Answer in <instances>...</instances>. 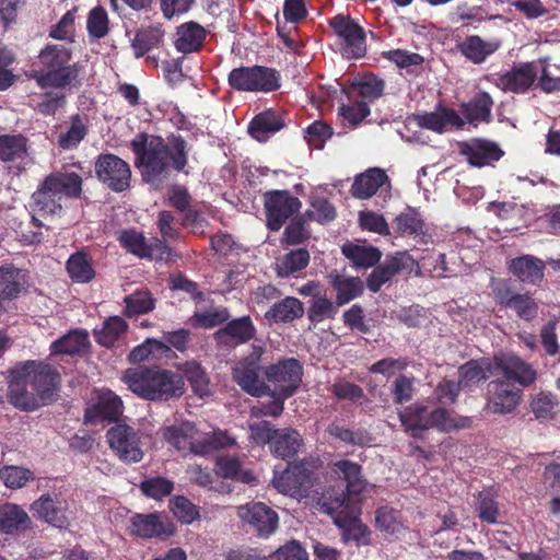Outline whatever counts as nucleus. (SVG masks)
Returning <instances> with one entry per match:
<instances>
[{
	"label": "nucleus",
	"mask_w": 560,
	"mask_h": 560,
	"mask_svg": "<svg viewBox=\"0 0 560 560\" xmlns=\"http://www.w3.org/2000/svg\"><path fill=\"white\" fill-rule=\"evenodd\" d=\"M249 439L257 445H269L270 452L282 459L293 458L303 446L301 434L291 428L276 429L269 421L249 424Z\"/></svg>",
	"instance_id": "nucleus-8"
},
{
	"label": "nucleus",
	"mask_w": 560,
	"mask_h": 560,
	"mask_svg": "<svg viewBox=\"0 0 560 560\" xmlns=\"http://www.w3.org/2000/svg\"><path fill=\"white\" fill-rule=\"evenodd\" d=\"M110 450L126 463H138L143 458L139 433L127 424H117L106 433Z\"/></svg>",
	"instance_id": "nucleus-13"
},
{
	"label": "nucleus",
	"mask_w": 560,
	"mask_h": 560,
	"mask_svg": "<svg viewBox=\"0 0 560 560\" xmlns=\"http://www.w3.org/2000/svg\"><path fill=\"white\" fill-rule=\"evenodd\" d=\"M59 374L42 361H25L10 371L8 400L22 410H34L50 399Z\"/></svg>",
	"instance_id": "nucleus-2"
},
{
	"label": "nucleus",
	"mask_w": 560,
	"mask_h": 560,
	"mask_svg": "<svg viewBox=\"0 0 560 560\" xmlns=\"http://www.w3.org/2000/svg\"><path fill=\"white\" fill-rule=\"evenodd\" d=\"M31 509L35 515L55 527L63 528L69 524L68 503L58 495L44 494Z\"/></svg>",
	"instance_id": "nucleus-25"
},
{
	"label": "nucleus",
	"mask_w": 560,
	"mask_h": 560,
	"mask_svg": "<svg viewBox=\"0 0 560 560\" xmlns=\"http://www.w3.org/2000/svg\"><path fill=\"white\" fill-rule=\"evenodd\" d=\"M228 317L229 315L225 308L210 307L206 311L195 313L191 317V323L196 326L212 328L226 320Z\"/></svg>",
	"instance_id": "nucleus-55"
},
{
	"label": "nucleus",
	"mask_w": 560,
	"mask_h": 560,
	"mask_svg": "<svg viewBox=\"0 0 560 560\" xmlns=\"http://www.w3.org/2000/svg\"><path fill=\"white\" fill-rule=\"evenodd\" d=\"M337 313V307L332 302L326 298L317 296L314 298L310 310L308 317L312 322H323L328 318H332Z\"/></svg>",
	"instance_id": "nucleus-56"
},
{
	"label": "nucleus",
	"mask_w": 560,
	"mask_h": 560,
	"mask_svg": "<svg viewBox=\"0 0 560 560\" xmlns=\"http://www.w3.org/2000/svg\"><path fill=\"white\" fill-rule=\"evenodd\" d=\"M86 28L89 35L100 39L107 35L109 31V20L107 12L102 7L92 9L88 15Z\"/></svg>",
	"instance_id": "nucleus-51"
},
{
	"label": "nucleus",
	"mask_w": 560,
	"mask_h": 560,
	"mask_svg": "<svg viewBox=\"0 0 560 560\" xmlns=\"http://www.w3.org/2000/svg\"><path fill=\"white\" fill-rule=\"evenodd\" d=\"M131 149L143 180L154 188L167 179L170 162L176 171H183L187 163L186 142L179 137H171L165 143L162 138L139 133L131 141Z\"/></svg>",
	"instance_id": "nucleus-1"
},
{
	"label": "nucleus",
	"mask_w": 560,
	"mask_h": 560,
	"mask_svg": "<svg viewBox=\"0 0 560 560\" xmlns=\"http://www.w3.org/2000/svg\"><path fill=\"white\" fill-rule=\"evenodd\" d=\"M359 223L363 230L382 235L389 234V228L385 218L374 211H361L359 214Z\"/></svg>",
	"instance_id": "nucleus-57"
},
{
	"label": "nucleus",
	"mask_w": 560,
	"mask_h": 560,
	"mask_svg": "<svg viewBox=\"0 0 560 560\" xmlns=\"http://www.w3.org/2000/svg\"><path fill=\"white\" fill-rule=\"evenodd\" d=\"M499 46L500 44L495 40L486 42L479 36L472 35L459 43L458 48L467 59L474 63H481L488 56L493 54Z\"/></svg>",
	"instance_id": "nucleus-31"
},
{
	"label": "nucleus",
	"mask_w": 560,
	"mask_h": 560,
	"mask_svg": "<svg viewBox=\"0 0 560 560\" xmlns=\"http://www.w3.org/2000/svg\"><path fill=\"white\" fill-rule=\"evenodd\" d=\"M332 471L346 481L348 494H360L366 488V482L361 476V467L349 460L336 462Z\"/></svg>",
	"instance_id": "nucleus-33"
},
{
	"label": "nucleus",
	"mask_w": 560,
	"mask_h": 560,
	"mask_svg": "<svg viewBox=\"0 0 560 560\" xmlns=\"http://www.w3.org/2000/svg\"><path fill=\"white\" fill-rule=\"evenodd\" d=\"M494 359L470 361L459 368V384L463 387L472 386L482 380L495 376Z\"/></svg>",
	"instance_id": "nucleus-32"
},
{
	"label": "nucleus",
	"mask_w": 560,
	"mask_h": 560,
	"mask_svg": "<svg viewBox=\"0 0 560 560\" xmlns=\"http://www.w3.org/2000/svg\"><path fill=\"white\" fill-rule=\"evenodd\" d=\"M175 527L167 517L159 514H135L130 520V534L140 538H167Z\"/></svg>",
	"instance_id": "nucleus-23"
},
{
	"label": "nucleus",
	"mask_w": 560,
	"mask_h": 560,
	"mask_svg": "<svg viewBox=\"0 0 560 560\" xmlns=\"http://www.w3.org/2000/svg\"><path fill=\"white\" fill-rule=\"evenodd\" d=\"M125 303L129 316L148 313L154 307V300L148 291H139L126 296Z\"/></svg>",
	"instance_id": "nucleus-53"
},
{
	"label": "nucleus",
	"mask_w": 560,
	"mask_h": 560,
	"mask_svg": "<svg viewBox=\"0 0 560 560\" xmlns=\"http://www.w3.org/2000/svg\"><path fill=\"white\" fill-rule=\"evenodd\" d=\"M416 269H418L416 259L407 252H398L386 257L385 261L372 271L366 285L372 292H377L396 273L400 271L411 272Z\"/></svg>",
	"instance_id": "nucleus-19"
},
{
	"label": "nucleus",
	"mask_w": 560,
	"mask_h": 560,
	"mask_svg": "<svg viewBox=\"0 0 560 560\" xmlns=\"http://www.w3.org/2000/svg\"><path fill=\"white\" fill-rule=\"evenodd\" d=\"M28 522L27 513L19 505L7 503L0 506V532L11 534L26 528Z\"/></svg>",
	"instance_id": "nucleus-38"
},
{
	"label": "nucleus",
	"mask_w": 560,
	"mask_h": 560,
	"mask_svg": "<svg viewBox=\"0 0 560 560\" xmlns=\"http://www.w3.org/2000/svg\"><path fill=\"white\" fill-rule=\"evenodd\" d=\"M341 250L359 268H370L377 264L382 257L378 248L363 244L347 243L342 246Z\"/></svg>",
	"instance_id": "nucleus-35"
},
{
	"label": "nucleus",
	"mask_w": 560,
	"mask_h": 560,
	"mask_svg": "<svg viewBox=\"0 0 560 560\" xmlns=\"http://www.w3.org/2000/svg\"><path fill=\"white\" fill-rule=\"evenodd\" d=\"M537 73L538 63H522L500 75L495 84L506 92L523 93L534 83Z\"/></svg>",
	"instance_id": "nucleus-26"
},
{
	"label": "nucleus",
	"mask_w": 560,
	"mask_h": 560,
	"mask_svg": "<svg viewBox=\"0 0 560 560\" xmlns=\"http://www.w3.org/2000/svg\"><path fill=\"white\" fill-rule=\"evenodd\" d=\"M74 12H67L60 21L51 27L49 36L58 40L72 42L74 37Z\"/></svg>",
	"instance_id": "nucleus-64"
},
{
	"label": "nucleus",
	"mask_w": 560,
	"mask_h": 560,
	"mask_svg": "<svg viewBox=\"0 0 560 560\" xmlns=\"http://www.w3.org/2000/svg\"><path fill=\"white\" fill-rule=\"evenodd\" d=\"M315 481L314 470L306 463L289 465L281 472L275 471L271 480L278 492L292 498L306 497Z\"/></svg>",
	"instance_id": "nucleus-10"
},
{
	"label": "nucleus",
	"mask_w": 560,
	"mask_h": 560,
	"mask_svg": "<svg viewBox=\"0 0 560 560\" xmlns=\"http://www.w3.org/2000/svg\"><path fill=\"white\" fill-rule=\"evenodd\" d=\"M261 348H254L245 359L238 361L233 369V378L247 394L260 397L268 393V386L259 377Z\"/></svg>",
	"instance_id": "nucleus-14"
},
{
	"label": "nucleus",
	"mask_w": 560,
	"mask_h": 560,
	"mask_svg": "<svg viewBox=\"0 0 560 560\" xmlns=\"http://www.w3.org/2000/svg\"><path fill=\"white\" fill-rule=\"evenodd\" d=\"M303 304L296 298L288 296L275 303L265 314L266 319L275 323H288L303 315Z\"/></svg>",
	"instance_id": "nucleus-34"
},
{
	"label": "nucleus",
	"mask_w": 560,
	"mask_h": 560,
	"mask_svg": "<svg viewBox=\"0 0 560 560\" xmlns=\"http://www.w3.org/2000/svg\"><path fill=\"white\" fill-rule=\"evenodd\" d=\"M375 523L386 537L397 538L405 529L397 512L388 508H381L376 511Z\"/></svg>",
	"instance_id": "nucleus-48"
},
{
	"label": "nucleus",
	"mask_w": 560,
	"mask_h": 560,
	"mask_svg": "<svg viewBox=\"0 0 560 560\" xmlns=\"http://www.w3.org/2000/svg\"><path fill=\"white\" fill-rule=\"evenodd\" d=\"M370 114L365 101L354 102L339 107V115L351 126H357Z\"/></svg>",
	"instance_id": "nucleus-62"
},
{
	"label": "nucleus",
	"mask_w": 560,
	"mask_h": 560,
	"mask_svg": "<svg viewBox=\"0 0 560 560\" xmlns=\"http://www.w3.org/2000/svg\"><path fill=\"white\" fill-rule=\"evenodd\" d=\"M179 369L190 383L196 395L205 397L210 394L209 380L199 363L188 361L183 363Z\"/></svg>",
	"instance_id": "nucleus-45"
},
{
	"label": "nucleus",
	"mask_w": 560,
	"mask_h": 560,
	"mask_svg": "<svg viewBox=\"0 0 560 560\" xmlns=\"http://www.w3.org/2000/svg\"><path fill=\"white\" fill-rule=\"evenodd\" d=\"M415 120L419 127L439 133L464 125V119L454 109L447 107H439L434 112L417 115Z\"/></svg>",
	"instance_id": "nucleus-27"
},
{
	"label": "nucleus",
	"mask_w": 560,
	"mask_h": 560,
	"mask_svg": "<svg viewBox=\"0 0 560 560\" xmlns=\"http://www.w3.org/2000/svg\"><path fill=\"white\" fill-rule=\"evenodd\" d=\"M126 328L127 325L121 317H109L101 329L95 330L96 341L104 347H112Z\"/></svg>",
	"instance_id": "nucleus-49"
},
{
	"label": "nucleus",
	"mask_w": 560,
	"mask_h": 560,
	"mask_svg": "<svg viewBox=\"0 0 560 560\" xmlns=\"http://www.w3.org/2000/svg\"><path fill=\"white\" fill-rule=\"evenodd\" d=\"M27 155L26 139L23 136L0 137V160L5 162L23 161Z\"/></svg>",
	"instance_id": "nucleus-44"
},
{
	"label": "nucleus",
	"mask_w": 560,
	"mask_h": 560,
	"mask_svg": "<svg viewBox=\"0 0 560 560\" xmlns=\"http://www.w3.org/2000/svg\"><path fill=\"white\" fill-rule=\"evenodd\" d=\"M229 83L238 91L268 93L280 88V75L266 67H241L230 72Z\"/></svg>",
	"instance_id": "nucleus-9"
},
{
	"label": "nucleus",
	"mask_w": 560,
	"mask_h": 560,
	"mask_svg": "<svg viewBox=\"0 0 560 560\" xmlns=\"http://www.w3.org/2000/svg\"><path fill=\"white\" fill-rule=\"evenodd\" d=\"M171 511L182 523L190 524L199 515L196 505L185 497H176L171 501Z\"/></svg>",
	"instance_id": "nucleus-54"
},
{
	"label": "nucleus",
	"mask_w": 560,
	"mask_h": 560,
	"mask_svg": "<svg viewBox=\"0 0 560 560\" xmlns=\"http://www.w3.org/2000/svg\"><path fill=\"white\" fill-rule=\"evenodd\" d=\"M89 346V336L83 330H73L51 345L54 354H79Z\"/></svg>",
	"instance_id": "nucleus-41"
},
{
	"label": "nucleus",
	"mask_w": 560,
	"mask_h": 560,
	"mask_svg": "<svg viewBox=\"0 0 560 560\" xmlns=\"http://www.w3.org/2000/svg\"><path fill=\"white\" fill-rule=\"evenodd\" d=\"M160 432L162 438L176 450H188L195 454H205V442L201 436V428H197L190 422L165 427L162 428Z\"/></svg>",
	"instance_id": "nucleus-21"
},
{
	"label": "nucleus",
	"mask_w": 560,
	"mask_h": 560,
	"mask_svg": "<svg viewBox=\"0 0 560 560\" xmlns=\"http://www.w3.org/2000/svg\"><path fill=\"white\" fill-rule=\"evenodd\" d=\"M394 222L400 234L413 236L415 238L419 237L424 242L427 236L425 224L416 209H406L395 218Z\"/></svg>",
	"instance_id": "nucleus-37"
},
{
	"label": "nucleus",
	"mask_w": 560,
	"mask_h": 560,
	"mask_svg": "<svg viewBox=\"0 0 560 560\" xmlns=\"http://www.w3.org/2000/svg\"><path fill=\"white\" fill-rule=\"evenodd\" d=\"M268 226L278 231L283 222L301 208V201L288 191H270L265 195Z\"/></svg>",
	"instance_id": "nucleus-20"
},
{
	"label": "nucleus",
	"mask_w": 560,
	"mask_h": 560,
	"mask_svg": "<svg viewBox=\"0 0 560 560\" xmlns=\"http://www.w3.org/2000/svg\"><path fill=\"white\" fill-rule=\"evenodd\" d=\"M510 269L522 282L527 283H536L544 276L541 261L530 256L513 259Z\"/></svg>",
	"instance_id": "nucleus-39"
},
{
	"label": "nucleus",
	"mask_w": 560,
	"mask_h": 560,
	"mask_svg": "<svg viewBox=\"0 0 560 560\" xmlns=\"http://www.w3.org/2000/svg\"><path fill=\"white\" fill-rule=\"evenodd\" d=\"M24 287V276L13 266L0 267V299L11 300L19 296Z\"/></svg>",
	"instance_id": "nucleus-40"
},
{
	"label": "nucleus",
	"mask_w": 560,
	"mask_h": 560,
	"mask_svg": "<svg viewBox=\"0 0 560 560\" xmlns=\"http://www.w3.org/2000/svg\"><path fill=\"white\" fill-rule=\"evenodd\" d=\"M495 376L521 387L530 386L537 377L535 369L520 357L511 353L494 357Z\"/></svg>",
	"instance_id": "nucleus-16"
},
{
	"label": "nucleus",
	"mask_w": 560,
	"mask_h": 560,
	"mask_svg": "<svg viewBox=\"0 0 560 560\" xmlns=\"http://www.w3.org/2000/svg\"><path fill=\"white\" fill-rule=\"evenodd\" d=\"M206 38V31L195 22L179 25L175 34V48L183 54L197 51Z\"/></svg>",
	"instance_id": "nucleus-29"
},
{
	"label": "nucleus",
	"mask_w": 560,
	"mask_h": 560,
	"mask_svg": "<svg viewBox=\"0 0 560 560\" xmlns=\"http://www.w3.org/2000/svg\"><path fill=\"white\" fill-rule=\"evenodd\" d=\"M459 153L464 155L471 166L483 167L499 161L504 152L493 141L486 139H471L458 143Z\"/></svg>",
	"instance_id": "nucleus-24"
},
{
	"label": "nucleus",
	"mask_w": 560,
	"mask_h": 560,
	"mask_svg": "<svg viewBox=\"0 0 560 560\" xmlns=\"http://www.w3.org/2000/svg\"><path fill=\"white\" fill-rule=\"evenodd\" d=\"M487 385L485 409L494 415H508L521 402L522 389L512 382L493 376Z\"/></svg>",
	"instance_id": "nucleus-12"
},
{
	"label": "nucleus",
	"mask_w": 560,
	"mask_h": 560,
	"mask_svg": "<svg viewBox=\"0 0 560 560\" xmlns=\"http://www.w3.org/2000/svg\"><path fill=\"white\" fill-rule=\"evenodd\" d=\"M319 510L334 520L336 526L342 530V540H353L357 545L370 544V530L360 521V509L343 490L334 489L323 493L318 501Z\"/></svg>",
	"instance_id": "nucleus-4"
},
{
	"label": "nucleus",
	"mask_w": 560,
	"mask_h": 560,
	"mask_svg": "<svg viewBox=\"0 0 560 560\" xmlns=\"http://www.w3.org/2000/svg\"><path fill=\"white\" fill-rule=\"evenodd\" d=\"M71 50L61 44L46 45L38 55L40 69L34 74L42 88H63L75 78Z\"/></svg>",
	"instance_id": "nucleus-6"
},
{
	"label": "nucleus",
	"mask_w": 560,
	"mask_h": 560,
	"mask_svg": "<svg viewBox=\"0 0 560 560\" xmlns=\"http://www.w3.org/2000/svg\"><path fill=\"white\" fill-rule=\"evenodd\" d=\"M201 436L205 442V454L215 448H224L235 444V439L222 430L205 431L201 429Z\"/></svg>",
	"instance_id": "nucleus-58"
},
{
	"label": "nucleus",
	"mask_w": 560,
	"mask_h": 560,
	"mask_svg": "<svg viewBox=\"0 0 560 560\" xmlns=\"http://www.w3.org/2000/svg\"><path fill=\"white\" fill-rule=\"evenodd\" d=\"M33 478V472L24 467L3 466L0 468V480L10 489L23 488Z\"/></svg>",
	"instance_id": "nucleus-50"
},
{
	"label": "nucleus",
	"mask_w": 560,
	"mask_h": 560,
	"mask_svg": "<svg viewBox=\"0 0 560 560\" xmlns=\"http://www.w3.org/2000/svg\"><path fill=\"white\" fill-rule=\"evenodd\" d=\"M492 100L488 93L478 94L464 106V114L469 122L488 121L491 113Z\"/></svg>",
	"instance_id": "nucleus-47"
},
{
	"label": "nucleus",
	"mask_w": 560,
	"mask_h": 560,
	"mask_svg": "<svg viewBox=\"0 0 560 560\" xmlns=\"http://www.w3.org/2000/svg\"><path fill=\"white\" fill-rule=\"evenodd\" d=\"M86 133V128L80 118L75 117L67 132L59 136V145L65 149H73L81 142Z\"/></svg>",
	"instance_id": "nucleus-59"
},
{
	"label": "nucleus",
	"mask_w": 560,
	"mask_h": 560,
	"mask_svg": "<svg viewBox=\"0 0 560 560\" xmlns=\"http://www.w3.org/2000/svg\"><path fill=\"white\" fill-rule=\"evenodd\" d=\"M308 252L305 249H296L278 259L276 269L280 277H288L293 272L304 269L308 265Z\"/></svg>",
	"instance_id": "nucleus-46"
},
{
	"label": "nucleus",
	"mask_w": 560,
	"mask_h": 560,
	"mask_svg": "<svg viewBox=\"0 0 560 560\" xmlns=\"http://www.w3.org/2000/svg\"><path fill=\"white\" fill-rule=\"evenodd\" d=\"M67 271L69 277L78 283H86L95 276L91 261L83 252H78L69 257Z\"/></svg>",
	"instance_id": "nucleus-43"
},
{
	"label": "nucleus",
	"mask_w": 560,
	"mask_h": 560,
	"mask_svg": "<svg viewBox=\"0 0 560 560\" xmlns=\"http://www.w3.org/2000/svg\"><path fill=\"white\" fill-rule=\"evenodd\" d=\"M510 308H513L516 314L525 319V320H532L537 316L538 313V306L536 302L526 294H517L512 299L511 304L509 305Z\"/></svg>",
	"instance_id": "nucleus-61"
},
{
	"label": "nucleus",
	"mask_w": 560,
	"mask_h": 560,
	"mask_svg": "<svg viewBox=\"0 0 560 560\" xmlns=\"http://www.w3.org/2000/svg\"><path fill=\"white\" fill-rule=\"evenodd\" d=\"M168 350L170 347L163 341L149 338L141 345L133 348L129 354V360L133 363H138L149 359L151 355L156 357L167 352Z\"/></svg>",
	"instance_id": "nucleus-52"
},
{
	"label": "nucleus",
	"mask_w": 560,
	"mask_h": 560,
	"mask_svg": "<svg viewBox=\"0 0 560 560\" xmlns=\"http://www.w3.org/2000/svg\"><path fill=\"white\" fill-rule=\"evenodd\" d=\"M97 178L114 191L129 187L131 171L129 164L114 154L100 155L95 162Z\"/></svg>",
	"instance_id": "nucleus-15"
},
{
	"label": "nucleus",
	"mask_w": 560,
	"mask_h": 560,
	"mask_svg": "<svg viewBox=\"0 0 560 560\" xmlns=\"http://www.w3.org/2000/svg\"><path fill=\"white\" fill-rule=\"evenodd\" d=\"M124 405L109 389L95 390L85 409L84 419L92 424L115 421L122 413Z\"/></svg>",
	"instance_id": "nucleus-18"
},
{
	"label": "nucleus",
	"mask_w": 560,
	"mask_h": 560,
	"mask_svg": "<svg viewBox=\"0 0 560 560\" xmlns=\"http://www.w3.org/2000/svg\"><path fill=\"white\" fill-rule=\"evenodd\" d=\"M237 516L250 525L259 536H269L278 527L277 513L261 502H249L238 506Z\"/></svg>",
	"instance_id": "nucleus-22"
},
{
	"label": "nucleus",
	"mask_w": 560,
	"mask_h": 560,
	"mask_svg": "<svg viewBox=\"0 0 560 560\" xmlns=\"http://www.w3.org/2000/svg\"><path fill=\"white\" fill-rule=\"evenodd\" d=\"M122 381L136 395L148 400H168L184 394L183 378L159 368H135L125 372Z\"/></svg>",
	"instance_id": "nucleus-3"
},
{
	"label": "nucleus",
	"mask_w": 560,
	"mask_h": 560,
	"mask_svg": "<svg viewBox=\"0 0 560 560\" xmlns=\"http://www.w3.org/2000/svg\"><path fill=\"white\" fill-rule=\"evenodd\" d=\"M399 420L405 431L413 438H419L429 429L441 432H451L470 428L471 419L468 417H453L444 408L413 404L399 412Z\"/></svg>",
	"instance_id": "nucleus-5"
},
{
	"label": "nucleus",
	"mask_w": 560,
	"mask_h": 560,
	"mask_svg": "<svg viewBox=\"0 0 560 560\" xmlns=\"http://www.w3.org/2000/svg\"><path fill=\"white\" fill-rule=\"evenodd\" d=\"M389 188V179L385 171L381 168H370L366 172L358 175L352 184L351 192L355 198L369 199L380 188Z\"/></svg>",
	"instance_id": "nucleus-28"
},
{
	"label": "nucleus",
	"mask_w": 560,
	"mask_h": 560,
	"mask_svg": "<svg viewBox=\"0 0 560 560\" xmlns=\"http://www.w3.org/2000/svg\"><path fill=\"white\" fill-rule=\"evenodd\" d=\"M282 118L275 110H265L253 118L248 126L249 135L259 142H265L270 135L283 128Z\"/></svg>",
	"instance_id": "nucleus-30"
},
{
	"label": "nucleus",
	"mask_w": 560,
	"mask_h": 560,
	"mask_svg": "<svg viewBox=\"0 0 560 560\" xmlns=\"http://www.w3.org/2000/svg\"><path fill=\"white\" fill-rule=\"evenodd\" d=\"M330 282L337 292V304L343 305L358 298L363 292V282L357 277H346L341 275H330Z\"/></svg>",
	"instance_id": "nucleus-36"
},
{
	"label": "nucleus",
	"mask_w": 560,
	"mask_h": 560,
	"mask_svg": "<svg viewBox=\"0 0 560 560\" xmlns=\"http://www.w3.org/2000/svg\"><path fill=\"white\" fill-rule=\"evenodd\" d=\"M331 136L332 128L329 125L319 120L314 121L305 130L306 141L316 149L322 148L324 142L328 140Z\"/></svg>",
	"instance_id": "nucleus-60"
},
{
	"label": "nucleus",
	"mask_w": 560,
	"mask_h": 560,
	"mask_svg": "<svg viewBox=\"0 0 560 560\" xmlns=\"http://www.w3.org/2000/svg\"><path fill=\"white\" fill-rule=\"evenodd\" d=\"M255 332V328L249 317H242L229 323L223 329L217 332L220 340L243 343L249 340Z\"/></svg>",
	"instance_id": "nucleus-42"
},
{
	"label": "nucleus",
	"mask_w": 560,
	"mask_h": 560,
	"mask_svg": "<svg viewBox=\"0 0 560 560\" xmlns=\"http://www.w3.org/2000/svg\"><path fill=\"white\" fill-rule=\"evenodd\" d=\"M268 382L273 392L288 398L295 393L302 380V366L295 359H288L271 365L266 371Z\"/></svg>",
	"instance_id": "nucleus-17"
},
{
	"label": "nucleus",
	"mask_w": 560,
	"mask_h": 560,
	"mask_svg": "<svg viewBox=\"0 0 560 560\" xmlns=\"http://www.w3.org/2000/svg\"><path fill=\"white\" fill-rule=\"evenodd\" d=\"M338 37L341 55L345 58H361L366 52L365 32L354 20L339 14L330 22Z\"/></svg>",
	"instance_id": "nucleus-11"
},
{
	"label": "nucleus",
	"mask_w": 560,
	"mask_h": 560,
	"mask_svg": "<svg viewBox=\"0 0 560 560\" xmlns=\"http://www.w3.org/2000/svg\"><path fill=\"white\" fill-rule=\"evenodd\" d=\"M81 178L74 173H57L47 176L32 195L34 210L42 214H55L61 210L66 197L79 195Z\"/></svg>",
	"instance_id": "nucleus-7"
},
{
	"label": "nucleus",
	"mask_w": 560,
	"mask_h": 560,
	"mask_svg": "<svg viewBox=\"0 0 560 560\" xmlns=\"http://www.w3.org/2000/svg\"><path fill=\"white\" fill-rule=\"evenodd\" d=\"M357 91L363 100L374 101L383 94L384 82L374 75H369L358 82Z\"/></svg>",
	"instance_id": "nucleus-63"
}]
</instances>
